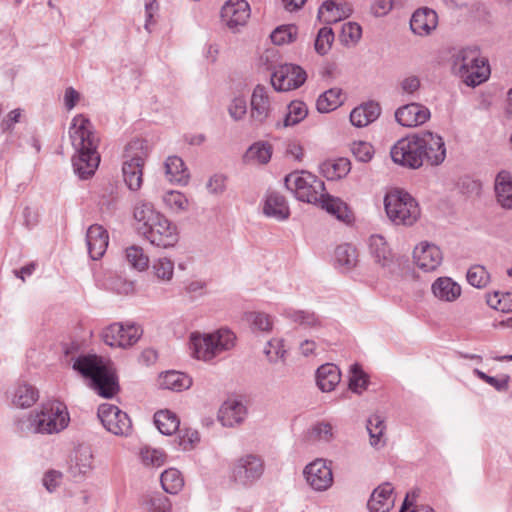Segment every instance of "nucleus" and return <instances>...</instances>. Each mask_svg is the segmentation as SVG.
<instances>
[{"mask_svg":"<svg viewBox=\"0 0 512 512\" xmlns=\"http://www.w3.org/2000/svg\"><path fill=\"white\" fill-rule=\"evenodd\" d=\"M69 137L77 152L72 158L74 172L80 179H88L94 175L100 163V155L97 152L100 139L91 121L83 114H78L72 119Z\"/></svg>","mask_w":512,"mask_h":512,"instance_id":"nucleus-1","label":"nucleus"},{"mask_svg":"<svg viewBox=\"0 0 512 512\" xmlns=\"http://www.w3.org/2000/svg\"><path fill=\"white\" fill-rule=\"evenodd\" d=\"M73 369L90 381V386L103 398H112L119 390L116 375L97 355H80Z\"/></svg>","mask_w":512,"mask_h":512,"instance_id":"nucleus-2","label":"nucleus"},{"mask_svg":"<svg viewBox=\"0 0 512 512\" xmlns=\"http://www.w3.org/2000/svg\"><path fill=\"white\" fill-rule=\"evenodd\" d=\"M69 422L66 407L60 402H48L40 411L18 421V428L27 433L52 434L65 429Z\"/></svg>","mask_w":512,"mask_h":512,"instance_id":"nucleus-3","label":"nucleus"},{"mask_svg":"<svg viewBox=\"0 0 512 512\" xmlns=\"http://www.w3.org/2000/svg\"><path fill=\"white\" fill-rule=\"evenodd\" d=\"M236 337L228 329H220L215 333L190 337V349L193 357L198 360L211 361L220 353L230 350L235 345Z\"/></svg>","mask_w":512,"mask_h":512,"instance_id":"nucleus-4","label":"nucleus"},{"mask_svg":"<svg viewBox=\"0 0 512 512\" xmlns=\"http://www.w3.org/2000/svg\"><path fill=\"white\" fill-rule=\"evenodd\" d=\"M384 207L388 218L396 225L411 226L420 216V209L415 199L399 189L385 195Z\"/></svg>","mask_w":512,"mask_h":512,"instance_id":"nucleus-5","label":"nucleus"},{"mask_svg":"<svg viewBox=\"0 0 512 512\" xmlns=\"http://www.w3.org/2000/svg\"><path fill=\"white\" fill-rule=\"evenodd\" d=\"M147 156L148 144L146 140L134 139L125 147L122 173L124 182L131 191H137L141 188L143 166Z\"/></svg>","mask_w":512,"mask_h":512,"instance_id":"nucleus-6","label":"nucleus"},{"mask_svg":"<svg viewBox=\"0 0 512 512\" xmlns=\"http://www.w3.org/2000/svg\"><path fill=\"white\" fill-rule=\"evenodd\" d=\"M284 182L286 188L300 201L318 203L325 196L324 182L310 172H292L285 177Z\"/></svg>","mask_w":512,"mask_h":512,"instance_id":"nucleus-7","label":"nucleus"},{"mask_svg":"<svg viewBox=\"0 0 512 512\" xmlns=\"http://www.w3.org/2000/svg\"><path fill=\"white\" fill-rule=\"evenodd\" d=\"M391 159L408 169H419L423 166L418 133L399 139L390 150Z\"/></svg>","mask_w":512,"mask_h":512,"instance_id":"nucleus-8","label":"nucleus"},{"mask_svg":"<svg viewBox=\"0 0 512 512\" xmlns=\"http://www.w3.org/2000/svg\"><path fill=\"white\" fill-rule=\"evenodd\" d=\"M142 333V329L134 323L115 322L105 327L100 336L106 345L125 349L134 345Z\"/></svg>","mask_w":512,"mask_h":512,"instance_id":"nucleus-9","label":"nucleus"},{"mask_svg":"<svg viewBox=\"0 0 512 512\" xmlns=\"http://www.w3.org/2000/svg\"><path fill=\"white\" fill-rule=\"evenodd\" d=\"M423 165L439 166L446 158V146L443 138L431 131L418 133Z\"/></svg>","mask_w":512,"mask_h":512,"instance_id":"nucleus-10","label":"nucleus"},{"mask_svg":"<svg viewBox=\"0 0 512 512\" xmlns=\"http://www.w3.org/2000/svg\"><path fill=\"white\" fill-rule=\"evenodd\" d=\"M97 415L107 431L114 435H128L132 429V423L128 414L115 405L101 404Z\"/></svg>","mask_w":512,"mask_h":512,"instance_id":"nucleus-11","label":"nucleus"},{"mask_svg":"<svg viewBox=\"0 0 512 512\" xmlns=\"http://www.w3.org/2000/svg\"><path fill=\"white\" fill-rule=\"evenodd\" d=\"M263 471L262 460L256 455L248 454L234 463L231 478L242 486H248L258 480Z\"/></svg>","mask_w":512,"mask_h":512,"instance_id":"nucleus-12","label":"nucleus"},{"mask_svg":"<svg viewBox=\"0 0 512 512\" xmlns=\"http://www.w3.org/2000/svg\"><path fill=\"white\" fill-rule=\"evenodd\" d=\"M307 79L304 69L294 64H284L271 75V84L276 91L284 92L297 89Z\"/></svg>","mask_w":512,"mask_h":512,"instance_id":"nucleus-13","label":"nucleus"},{"mask_svg":"<svg viewBox=\"0 0 512 512\" xmlns=\"http://www.w3.org/2000/svg\"><path fill=\"white\" fill-rule=\"evenodd\" d=\"M152 245L159 248H170L178 242L177 227L165 216L141 234Z\"/></svg>","mask_w":512,"mask_h":512,"instance_id":"nucleus-14","label":"nucleus"},{"mask_svg":"<svg viewBox=\"0 0 512 512\" xmlns=\"http://www.w3.org/2000/svg\"><path fill=\"white\" fill-rule=\"evenodd\" d=\"M368 244L370 254L374 261L379 264L386 273L391 275L398 273L400 267L398 259L392 253L383 236H370Z\"/></svg>","mask_w":512,"mask_h":512,"instance_id":"nucleus-15","label":"nucleus"},{"mask_svg":"<svg viewBox=\"0 0 512 512\" xmlns=\"http://www.w3.org/2000/svg\"><path fill=\"white\" fill-rule=\"evenodd\" d=\"M303 474L310 487L316 491H325L333 483L332 468L324 459H316L308 464Z\"/></svg>","mask_w":512,"mask_h":512,"instance_id":"nucleus-16","label":"nucleus"},{"mask_svg":"<svg viewBox=\"0 0 512 512\" xmlns=\"http://www.w3.org/2000/svg\"><path fill=\"white\" fill-rule=\"evenodd\" d=\"M430 110L420 103H409L395 111L396 121L403 127H416L430 119Z\"/></svg>","mask_w":512,"mask_h":512,"instance_id":"nucleus-17","label":"nucleus"},{"mask_svg":"<svg viewBox=\"0 0 512 512\" xmlns=\"http://www.w3.org/2000/svg\"><path fill=\"white\" fill-rule=\"evenodd\" d=\"M250 12V6L246 0H229L221 9V17L229 28L235 29L246 24Z\"/></svg>","mask_w":512,"mask_h":512,"instance_id":"nucleus-18","label":"nucleus"},{"mask_svg":"<svg viewBox=\"0 0 512 512\" xmlns=\"http://www.w3.org/2000/svg\"><path fill=\"white\" fill-rule=\"evenodd\" d=\"M416 265L423 271L435 270L442 263V252L439 247L427 242L420 243L413 251Z\"/></svg>","mask_w":512,"mask_h":512,"instance_id":"nucleus-19","label":"nucleus"},{"mask_svg":"<svg viewBox=\"0 0 512 512\" xmlns=\"http://www.w3.org/2000/svg\"><path fill=\"white\" fill-rule=\"evenodd\" d=\"M438 24L437 13L430 8L417 9L411 17L410 29L419 36H427L436 29Z\"/></svg>","mask_w":512,"mask_h":512,"instance_id":"nucleus-20","label":"nucleus"},{"mask_svg":"<svg viewBox=\"0 0 512 512\" xmlns=\"http://www.w3.org/2000/svg\"><path fill=\"white\" fill-rule=\"evenodd\" d=\"M109 236L100 225H91L86 233L88 253L93 260L100 259L106 252Z\"/></svg>","mask_w":512,"mask_h":512,"instance_id":"nucleus-21","label":"nucleus"},{"mask_svg":"<svg viewBox=\"0 0 512 512\" xmlns=\"http://www.w3.org/2000/svg\"><path fill=\"white\" fill-rule=\"evenodd\" d=\"M270 114V101L266 88L257 85L251 96V119L257 124H262Z\"/></svg>","mask_w":512,"mask_h":512,"instance_id":"nucleus-22","label":"nucleus"},{"mask_svg":"<svg viewBox=\"0 0 512 512\" xmlns=\"http://www.w3.org/2000/svg\"><path fill=\"white\" fill-rule=\"evenodd\" d=\"M133 215L137 222L139 234L147 231L149 227L164 217V215L155 210L152 203L147 201H139L136 203Z\"/></svg>","mask_w":512,"mask_h":512,"instance_id":"nucleus-23","label":"nucleus"},{"mask_svg":"<svg viewBox=\"0 0 512 512\" xmlns=\"http://www.w3.org/2000/svg\"><path fill=\"white\" fill-rule=\"evenodd\" d=\"M485 58L480 57V51L477 47L463 48L452 56V72L455 75H463L468 67L474 63H484Z\"/></svg>","mask_w":512,"mask_h":512,"instance_id":"nucleus-24","label":"nucleus"},{"mask_svg":"<svg viewBox=\"0 0 512 512\" xmlns=\"http://www.w3.org/2000/svg\"><path fill=\"white\" fill-rule=\"evenodd\" d=\"M393 487L390 483H383L374 489L369 501L370 512H388L394 505L392 496Z\"/></svg>","mask_w":512,"mask_h":512,"instance_id":"nucleus-25","label":"nucleus"},{"mask_svg":"<svg viewBox=\"0 0 512 512\" xmlns=\"http://www.w3.org/2000/svg\"><path fill=\"white\" fill-rule=\"evenodd\" d=\"M246 416V407L240 401L229 400L222 404L218 412V420L225 427L240 424Z\"/></svg>","mask_w":512,"mask_h":512,"instance_id":"nucleus-26","label":"nucleus"},{"mask_svg":"<svg viewBox=\"0 0 512 512\" xmlns=\"http://www.w3.org/2000/svg\"><path fill=\"white\" fill-rule=\"evenodd\" d=\"M380 114V105L377 102L370 101L354 108L351 111L350 122L355 127H365L374 122Z\"/></svg>","mask_w":512,"mask_h":512,"instance_id":"nucleus-27","label":"nucleus"},{"mask_svg":"<svg viewBox=\"0 0 512 512\" xmlns=\"http://www.w3.org/2000/svg\"><path fill=\"white\" fill-rule=\"evenodd\" d=\"M263 212L267 217L283 221L289 218L290 210L284 196L278 192H269L263 206Z\"/></svg>","mask_w":512,"mask_h":512,"instance_id":"nucleus-28","label":"nucleus"},{"mask_svg":"<svg viewBox=\"0 0 512 512\" xmlns=\"http://www.w3.org/2000/svg\"><path fill=\"white\" fill-rule=\"evenodd\" d=\"M39 398L38 389L28 382H19L12 392V404L17 408H29Z\"/></svg>","mask_w":512,"mask_h":512,"instance_id":"nucleus-29","label":"nucleus"},{"mask_svg":"<svg viewBox=\"0 0 512 512\" xmlns=\"http://www.w3.org/2000/svg\"><path fill=\"white\" fill-rule=\"evenodd\" d=\"M341 380L339 368L332 363L321 365L316 371V382L323 392H330L335 389Z\"/></svg>","mask_w":512,"mask_h":512,"instance_id":"nucleus-30","label":"nucleus"},{"mask_svg":"<svg viewBox=\"0 0 512 512\" xmlns=\"http://www.w3.org/2000/svg\"><path fill=\"white\" fill-rule=\"evenodd\" d=\"M495 193L498 203L505 209H512V176L506 170L495 178Z\"/></svg>","mask_w":512,"mask_h":512,"instance_id":"nucleus-31","label":"nucleus"},{"mask_svg":"<svg viewBox=\"0 0 512 512\" xmlns=\"http://www.w3.org/2000/svg\"><path fill=\"white\" fill-rule=\"evenodd\" d=\"M432 292L442 301L452 302L461 295V287L450 277H439L432 284Z\"/></svg>","mask_w":512,"mask_h":512,"instance_id":"nucleus-32","label":"nucleus"},{"mask_svg":"<svg viewBox=\"0 0 512 512\" xmlns=\"http://www.w3.org/2000/svg\"><path fill=\"white\" fill-rule=\"evenodd\" d=\"M158 383L162 389L179 392L190 388L192 379L185 373L171 370L162 373L159 376Z\"/></svg>","mask_w":512,"mask_h":512,"instance_id":"nucleus-33","label":"nucleus"},{"mask_svg":"<svg viewBox=\"0 0 512 512\" xmlns=\"http://www.w3.org/2000/svg\"><path fill=\"white\" fill-rule=\"evenodd\" d=\"M92 469V454L87 449L75 452L69 465L68 473L76 481L81 480Z\"/></svg>","mask_w":512,"mask_h":512,"instance_id":"nucleus-34","label":"nucleus"},{"mask_svg":"<svg viewBox=\"0 0 512 512\" xmlns=\"http://www.w3.org/2000/svg\"><path fill=\"white\" fill-rule=\"evenodd\" d=\"M323 209L334 215L338 220L350 223L353 220V214L348 205L339 198H334L325 193V196L319 201Z\"/></svg>","mask_w":512,"mask_h":512,"instance_id":"nucleus-35","label":"nucleus"},{"mask_svg":"<svg viewBox=\"0 0 512 512\" xmlns=\"http://www.w3.org/2000/svg\"><path fill=\"white\" fill-rule=\"evenodd\" d=\"M320 173L327 180H338L350 172V161L347 158L325 161L320 165Z\"/></svg>","mask_w":512,"mask_h":512,"instance_id":"nucleus-36","label":"nucleus"},{"mask_svg":"<svg viewBox=\"0 0 512 512\" xmlns=\"http://www.w3.org/2000/svg\"><path fill=\"white\" fill-rule=\"evenodd\" d=\"M166 176L171 182L187 184L189 173L184 161L178 156H169L165 162Z\"/></svg>","mask_w":512,"mask_h":512,"instance_id":"nucleus-37","label":"nucleus"},{"mask_svg":"<svg viewBox=\"0 0 512 512\" xmlns=\"http://www.w3.org/2000/svg\"><path fill=\"white\" fill-rule=\"evenodd\" d=\"M466 73L463 75H457L463 82L470 87H476L486 81L490 75V67L487 59L484 63H474V65L465 69Z\"/></svg>","mask_w":512,"mask_h":512,"instance_id":"nucleus-38","label":"nucleus"},{"mask_svg":"<svg viewBox=\"0 0 512 512\" xmlns=\"http://www.w3.org/2000/svg\"><path fill=\"white\" fill-rule=\"evenodd\" d=\"M284 316L304 329H318L322 326L320 318L314 312L289 308L284 311Z\"/></svg>","mask_w":512,"mask_h":512,"instance_id":"nucleus-39","label":"nucleus"},{"mask_svg":"<svg viewBox=\"0 0 512 512\" xmlns=\"http://www.w3.org/2000/svg\"><path fill=\"white\" fill-rule=\"evenodd\" d=\"M272 145L266 141L252 144L244 154V161L258 164H267L272 156Z\"/></svg>","mask_w":512,"mask_h":512,"instance_id":"nucleus-40","label":"nucleus"},{"mask_svg":"<svg viewBox=\"0 0 512 512\" xmlns=\"http://www.w3.org/2000/svg\"><path fill=\"white\" fill-rule=\"evenodd\" d=\"M343 103L342 90L334 87L323 92L316 101L320 113H328L337 109Z\"/></svg>","mask_w":512,"mask_h":512,"instance_id":"nucleus-41","label":"nucleus"},{"mask_svg":"<svg viewBox=\"0 0 512 512\" xmlns=\"http://www.w3.org/2000/svg\"><path fill=\"white\" fill-rule=\"evenodd\" d=\"M154 423L163 435H171L179 429L180 421L177 415L169 410H160L154 415Z\"/></svg>","mask_w":512,"mask_h":512,"instance_id":"nucleus-42","label":"nucleus"},{"mask_svg":"<svg viewBox=\"0 0 512 512\" xmlns=\"http://www.w3.org/2000/svg\"><path fill=\"white\" fill-rule=\"evenodd\" d=\"M366 428L371 446L375 448L384 446L385 442L381 440L386 429L383 417L378 414L371 415L367 420Z\"/></svg>","mask_w":512,"mask_h":512,"instance_id":"nucleus-43","label":"nucleus"},{"mask_svg":"<svg viewBox=\"0 0 512 512\" xmlns=\"http://www.w3.org/2000/svg\"><path fill=\"white\" fill-rule=\"evenodd\" d=\"M357 258V250L351 244L346 243L339 245L335 250L336 263L347 271L351 270L356 266L358 261Z\"/></svg>","mask_w":512,"mask_h":512,"instance_id":"nucleus-44","label":"nucleus"},{"mask_svg":"<svg viewBox=\"0 0 512 512\" xmlns=\"http://www.w3.org/2000/svg\"><path fill=\"white\" fill-rule=\"evenodd\" d=\"M163 490L169 494H177L184 486V480L179 470L169 468L160 477Z\"/></svg>","mask_w":512,"mask_h":512,"instance_id":"nucleus-45","label":"nucleus"},{"mask_svg":"<svg viewBox=\"0 0 512 512\" xmlns=\"http://www.w3.org/2000/svg\"><path fill=\"white\" fill-rule=\"evenodd\" d=\"M308 115L306 104L299 100L292 101L287 107V113L284 117L283 126H294L300 123Z\"/></svg>","mask_w":512,"mask_h":512,"instance_id":"nucleus-46","label":"nucleus"},{"mask_svg":"<svg viewBox=\"0 0 512 512\" xmlns=\"http://www.w3.org/2000/svg\"><path fill=\"white\" fill-rule=\"evenodd\" d=\"M368 384V375L359 364H353L350 368L349 389L356 394H361L367 389Z\"/></svg>","mask_w":512,"mask_h":512,"instance_id":"nucleus-47","label":"nucleus"},{"mask_svg":"<svg viewBox=\"0 0 512 512\" xmlns=\"http://www.w3.org/2000/svg\"><path fill=\"white\" fill-rule=\"evenodd\" d=\"M245 319L253 331L269 332L272 330V318L264 312H247L245 313Z\"/></svg>","mask_w":512,"mask_h":512,"instance_id":"nucleus-48","label":"nucleus"},{"mask_svg":"<svg viewBox=\"0 0 512 512\" xmlns=\"http://www.w3.org/2000/svg\"><path fill=\"white\" fill-rule=\"evenodd\" d=\"M334 42V32L331 27L324 26L319 29L315 42L314 48L317 54L324 56L326 55Z\"/></svg>","mask_w":512,"mask_h":512,"instance_id":"nucleus-49","label":"nucleus"},{"mask_svg":"<svg viewBox=\"0 0 512 512\" xmlns=\"http://www.w3.org/2000/svg\"><path fill=\"white\" fill-rule=\"evenodd\" d=\"M362 36V28L355 22L344 23L339 36L340 41L345 46L355 45Z\"/></svg>","mask_w":512,"mask_h":512,"instance_id":"nucleus-50","label":"nucleus"},{"mask_svg":"<svg viewBox=\"0 0 512 512\" xmlns=\"http://www.w3.org/2000/svg\"><path fill=\"white\" fill-rule=\"evenodd\" d=\"M126 259L135 269L142 271L148 267L149 258L139 246H131L126 249Z\"/></svg>","mask_w":512,"mask_h":512,"instance_id":"nucleus-51","label":"nucleus"},{"mask_svg":"<svg viewBox=\"0 0 512 512\" xmlns=\"http://www.w3.org/2000/svg\"><path fill=\"white\" fill-rule=\"evenodd\" d=\"M487 304L498 311L509 313L512 312V293L506 292L500 294L495 292L487 297Z\"/></svg>","mask_w":512,"mask_h":512,"instance_id":"nucleus-52","label":"nucleus"},{"mask_svg":"<svg viewBox=\"0 0 512 512\" xmlns=\"http://www.w3.org/2000/svg\"><path fill=\"white\" fill-rule=\"evenodd\" d=\"M467 281L470 285L476 288H484L490 280L489 273L485 267L481 265H474L467 271Z\"/></svg>","mask_w":512,"mask_h":512,"instance_id":"nucleus-53","label":"nucleus"},{"mask_svg":"<svg viewBox=\"0 0 512 512\" xmlns=\"http://www.w3.org/2000/svg\"><path fill=\"white\" fill-rule=\"evenodd\" d=\"M264 354L270 363H276L280 359L283 360L286 354L284 340L279 338L269 340L264 347Z\"/></svg>","mask_w":512,"mask_h":512,"instance_id":"nucleus-54","label":"nucleus"},{"mask_svg":"<svg viewBox=\"0 0 512 512\" xmlns=\"http://www.w3.org/2000/svg\"><path fill=\"white\" fill-rule=\"evenodd\" d=\"M296 30L293 25L277 27L270 35L271 41L276 45L291 43L296 37Z\"/></svg>","mask_w":512,"mask_h":512,"instance_id":"nucleus-55","label":"nucleus"},{"mask_svg":"<svg viewBox=\"0 0 512 512\" xmlns=\"http://www.w3.org/2000/svg\"><path fill=\"white\" fill-rule=\"evenodd\" d=\"M156 277L163 281H169L173 277L174 263L167 258H160L153 264Z\"/></svg>","mask_w":512,"mask_h":512,"instance_id":"nucleus-56","label":"nucleus"},{"mask_svg":"<svg viewBox=\"0 0 512 512\" xmlns=\"http://www.w3.org/2000/svg\"><path fill=\"white\" fill-rule=\"evenodd\" d=\"M351 152L358 161L367 163L374 155V148L368 142L359 141L352 144Z\"/></svg>","mask_w":512,"mask_h":512,"instance_id":"nucleus-57","label":"nucleus"},{"mask_svg":"<svg viewBox=\"0 0 512 512\" xmlns=\"http://www.w3.org/2000/svg\"><path fill=\"white\" fill-rule=\"evenodd\" d=\"M141 458L146 466L153 467H160L166 461V455L164 452L151 448H143L141 450Z\"/></svg>","mask_w":512,"mask_h":512,"instance_id":"nucleus-58","label":"nucleus"},{"mask_svg":"<svg viewBox=\"0 0 512 512\" xmlns=\"http://www.w3.org/2000/svg\"><path fill=\"white\" fill-rule=\"evenodd\" d=\"M200 441V436L197 430L184 429L179 431L178 444L179 446L187 451L194 448L195 444Z\"/></svg>","mask_w":512,"mask_h":512,"instance_id":"nucleus-59","label":"nucleus"},{"mask_svg":"<svg viewBox=\"0 0 512 512\" xmlns=\"http://www.w3.org/2000/svg\"><path fill=\"white\" fill-rule=\"evenodd\" d=\"M148 504L151 512H171L172 505L169 498L161 493L152 495Z\"/></svg>","mask_w":512,"mask_h":512,"instance_id":"nucleus-60","label":"nucleus"},{"mask_svg":"<svg viewBox=\"0 0 512 512\" xmlns=\"http://www.w3.org/2000/svg\"><path fill=\"white\" fill-rule=\"evenodd\" d=\"M333 428L328 422H320L313 426L310 437L321 441L329 442L333 439Z\"/></svg>","mask_w":512,"mask_h":512,"instance_id":"nucleus-61","label":"nucleus"},{"mask_svg":"<svg viewBox=\"0 0 512 512\" xmlns=\"http://www.w3.org/2000/svg\"><path fill=\"white\" fill-rule=\"evenodd\" d=\"M246 111V100L243 97H235L228 108L229 115L236 121L242 119Z\"/></svg>","mask_w":512,"mask_h":512,"instance_id":"nucleus-62","label":"nucleus"},{"mask_svg":"<svg viewBox=\"0 0 512 512\" xmlns=\"http://www.w3.org/2000/svg\"><path fill=\"white\" fill-rule=\"evenodd\" d=\"M167 205L177 210H184L187 206V199L180 192L171 191L164 198Z\"/></svg>","mask_w":512,"mask_h":512,"instance_id":"nucleus-63","label":"nucleus"},{"mask_svg":"<svg viewBox=\"0 0 512 512\" xmlns=\"http://www.w3.org/2000/svg\"><path fill=\"white\" fill-rule=\"evenodd\" d=\"M420 86V79L416 75L407 76L400 83L402 92L409 95H413L415 92H417Z\"/></svg>","mask_w":512,"mask_h":512,"instance_id":"nucleus-64","label":"nucleus"}]
</instances>
